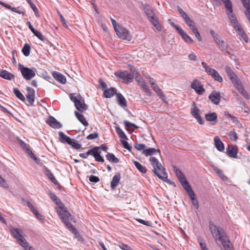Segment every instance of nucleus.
I'll return each mask as SVG.
<instances>
[{"label":"nucleus","mask_w":250,"mask_h":250,"mask_svg":"<svg viewBox=\"0 0 250 250\" xmlns=\"http://www.w3.org/2000/svg\"><path fill=\"white\" fill-rule=\"evenodd\" d=\"M211 233L217 244L221 242L226 250H233L230 245V242L228 241L226 234L223 229L215 226L212 222L209 223Z\"/></svg>","instance_id":"1"},{"label":"nucleus","mask_w":250,"mask_h":250,"mask_svg":"<svg viewBox=\"0 0 250 250\" xmlns=\"http://www.w3.org/2000/svg\"><path fill=\"white\" fill-rule=\"evenodd\" d=\"M151 164L153 167L152 170L154 173L160 179L167 183H170V181L166 176V171L165 168L162 166L158 159L154 157H151L149 159Z\"/></svg>","instance_id":"2"},{"label":"nucleus","mask_w":250,"mask_h":250,"mask_svg":"<svg viewBox=\"0 0 250 250\" xmlns=\"http://www.w3.org/2000/svg\"><path fill=\"white\" fill-rule=\"evenodd\" d=\"M11 232L14 237L17 239L21 246L24 248L25 250H35L32 247H29L28 243L22 235V231L21 229L12 228L10 230Z\"/></svg>","instance_id":"3"},{"label":"nucleus","mask_w":250,"mask_h":250,"mask_svg":"<svg viewBox=\"0 0 250 250\" xmlns=\"http://www.w3.org/2000/svg\"><path fill=\"white\" fill-rule=\"evenodd\" d=\"M49 196L51 199L54 202H55L58 206H59L60 209H57V212L61 219L62 220V216L63 218H65L66 217L67 218H70L71 216V214L67 210V208L64 207L63 204L62 203L60 200L59 199L58 197L55 195V194L53 192H50Z\"/></svg>","instance_id":"4"},{"label":"nucleus","mask_w":250,"mask_h":250,"mask_svg":"<svg viewBox=\"0 0 250 250\" xmlns=\"http://www.w3.org/2000/svg\"><path fill=\"white\" fill-rule=\"evenodd\" d=\"M69 98L74 103L76 108L81 112H83L87 109V105L84 103L83 99L80 95L71 93L69 95Z\"/></svg>","instance_id":"5"},{"label":"nucleus","mask_w":250,"mask_h":250,"mask_svg":"<svg viewBox=\"0 0 250 250\" xmlns=\"http://www.w3.org/2000/svg\"><path fill=\"white\" fill-rule=\"evenodd\" d=\"M225 8L228 18L233 28L235 29L241 25L239 23L235 15L233 13L232 4H231L229 5L228 4V5L225 6Z\"/></svg>","instance_id":"6"},{"label":"nucleus","mask_w":250,"mask_h":250,"mask_svg":"<svg viewBox=\"0 0 250 250\" xmlns=\"http://www.w3.org/2000/svg\"><path fill=\"white\" fill-rule=\"evenodd\" d=\"M209 33L219 48L223 51H227L228 49L229 45L220 38L219 35L213 30H210Z\"/></svg>","instance_id":"7"},{"label":"nucleus","mask_w":250,"mask_h":250,"mask_svg":"<svg viewBox=\"0 0 250 250\" xmlns=\"http://www.w3.org/2000/svg\"><path fill=\"white\" fill-rule=\"evenodd\" d=\"M19 69L21 71L23 78L26 80H30L36 75V70L34 68L31 69L19 64Z\"/></svg>","instance_id":"8"},{"label":"nucleus","mask_w":250,"mask_h":250,"mask_svg":"<svg viewBox=\"0 0 250 250\" xmlns=\"http://www.w3.org/2000/svg\"><path fill=\"white\" fill-rule=\"evenodd\" d=\"M70 220H73V217L71 215L70 218H67V217H66L65 218H63L62 216V221L65 224L67 228L75 235L76 237L78 238L79 240L83 241V238L81 236L78 231L73 227V226L69 222Z\"/></svg>","instance_id":"9"},{"label":"nucleus","mask_w":250,"mask_h":250,"mask_svg":"<svg viewBox=\"0 0 250 250\" xmlns=\"http://www.w3.org/2000/svg\"><path fill=\"white\" fill-rule=\"evenodd\" d=\"M115 75L122 80L123 83H130L133 81L134 76L131 73H128L127 71H119L115 73Z\"/></svg>","instance_id":"10"},{"label":"nucleus","mask_w":250,"mask_h":250,"mask_svg":"<svg viewBox=\"0 0 250 250\" xmlns=\"http://www.w3.org/2000/svg\"><path fill=\"white\" fill-rule=\"evenodd\" d=\"M115 31L119 38L127 41H130L131 40L132 37L129 32L123 26L120 25L118 26V27L115 29Z\"/></svg>","instance_id":"11"},{"label":"nucleus","mask_w":250,"mask_h":250,"mask_svg":"<svg viewBox=\"0 0 250 250\" xmlns=\"http://www.w3.org/2000/svg\"><path fill=\"white\" fill-rule=\"evenodd\" d=\"M191 87L194 89L196 92L199 95H202L205 91L201 82L197 79L194 80L191 83Z\"/></svg>","instance_id":"12"},{"label":"nucleus","mask_w":250,"mask_h":250,"mask_svg":"<svg viewBox=\"0 0 250 250\" xmlns=\"http://www.w3.org/2000/svg\"><path fill=\"white\" fill-rule=\"evenodd\" d=\"M238 149L236 146L229 145L226 148V153L229 157L237 158Z\"/></svg>","instance_id":"13"},{"label":"nucleus","mask_w":250,"mask_h":250,"mask_svg":"<svg viewBox=\"0 0 250 250\" xmlns=\"http://www.w3.org/2000/svg\"><path fill=\"white\" fill-rule=\"evenodd\" d=\"M234 85L236 88L239 91V92L246 99L249 98V95L248 93L245 91L241 82L239 81V79L237 81L234 82L232 83Z\"/></svg>","instance_id":"14"},{"label":"nucleus","mask_w":250,"mask_h":250,"mask_svg":"<svg viewBox=\"0 0 250 250\" xmlns=\"http://www.w3.org/2000/svg\"><path fill=\"white\" fill-rule=\"evenodd\" d=\"M209 99L215 104H218L221 100V94L219 91H213L209 96Z\"/></svg>","instance_id":"15"},{"label":"nucleus","mask_w":250,"mask_h":250,"mask_svg":"<svg viewBox=\"0 0 250 250\" xmlns=\"http://www.w3.org/2000/svg\"><path fill=\"white\" fill-rule=\"evenodd\" d=\"M194 107L191 109L192 115L197 120V122L201 125L204 124V121L199 114L200 110L196 106L195 103H193Z\"/></svg>","instance_id":"16"},{"label":"nucleus","mask_w":250,"mask_h":250,"mask_svg":"<svg viewBox=\"0 0 250 250\" xmlns=\"http://www.w3.org/2000/svg\"><path fill=\"white\" fill-rule=\"evenodd\" d=\"M26 90L27 92V95H26L27 100L29 104L32 105L34 104L35 101V90L33 88L30 87H27Z\"/></svg>","instance_id":"17"},{"label":"nucleus","mask_w":250,"mask_h":250,"mask_svg":"<svg viewBox=\"0 0 250 250\" xmlns=\"http://www.w3.org/2000/svg\"><path fill=\"white\" fill-rule=\"evenodd\" d=\"M20 145L32 159L36 162L38 160L37 157H36V156L33 154V153L29 148V146L28 145L26 144L23 141H21L20 142Z\"/></svg>","instance_id":"18"},{"label":"nucleus","mask_w":250,"mask_h":250,"mask_svg":"<svg viewBox=\"0 0 250 250\" xmlns=\"http://www.w3.org/2000/svg\"><path fill=\"white\" fill-rule=\"evenodd\" d=\"M46 123L54 128H60L62 127V124L52 116L49 117Z\"/></svg>","instance_id":"19"},{"label":"nucleus","mask_w":250,"mask_h":250,"mask_svg":"<svg viewBox=\"0 0 250 250\" xmlns=\"http://www.w3.org/2000/svg\"><path fill=\"white\" fill-rule=\"evenodd\" d=\"M27 206L29 208L32 213L34 214V215L39 220L42 222L44 221V218L43 217V216L38 212L37 208L35 207H34L31 203L28 202Z\"/></svg>","instance_id":"20"},{"label":"nucleus","mask_w":250,"mask_h":250,"mask_svg":"<svg viewBox=\"0 0 250 250\" xmlns=\"http://www.w3.org/2000/svg\"><path fill=\"white\" fill-rule=\"evenodd\" d=\"M225 71L229 77L232 83L237 81L239 80L238 78L234 72L228 66L225 67Z\"/></svg>","instance_id":"21"},{"label":"nucleus","mask_w":250,"mask_h":250,"mask_svg":"<svg viewBox=\"0 0 250 250\" xmlns=\"http://www.w3.org/2000/svg\"><path fill=\"white\" fill-rule=\"evenodd\" d=\"M205 118L207 121L211 122L212 125H214L217 122V116L215 112L206 114Z\"/></svg>","instance_id":"22"},{"label":"nucleus","mask_w":250,"mask_h":250,"mask_svg":"<svg viewBox=\"0 0 250 250\" xmlns=\"http://www.w3.org/2000/svg\"><path fill=\"white\" fill-rule=\"evenodd\" d=\"M121 179V174L117 173L113 177L111 182L110 187L112 189H114L118 185Z\"/></svg>","instance_id":"23"},{"label":"nucleus","mask_w":250,"mask_h":250,"mask_svg":"<svg viewBox=\"0 0 250 250\" xmlns=\"http://www.w3.org/2000/svg\"><path fill=\"white\" fill-rule=\"evenodd\" d=\"M116 89L114 87L106 88L104 92V96L106 98H110L114 95H116Z\"/></svg>","instance_id":"24"},{"label":"nucleus","mask_w":250,"mask_h":250,"mask_svg":"<svg viewBox=\"0 0 250 250\" xmlns=\"http://www.w3.org/2000/svg\"><path fill=\"white\" fill-rule=\"evenodd\" d=\"M244 7L246 10L245 14L249 21L250 22V0H241Z\"/></svg>","instance_id":"25"},{"label":"nucleus","mask_w":250,"mask_h":250,"mask_svg":"<svg viewBox=\"0 0 250 250\" xmlns=\"http://www.w3.org/2000/svg\"><path fill=\"white\" fill-rule=\"evenodd\" d=\"M116 97L118 104L123 108L127 106L126 101L125 97L121 93H117Z\"/></svg>","instance_id":"26"},{"label":"nucleus","mask_w":250,"mask_h":250,"mask_svg":"<svg viewBox=\"0 0 250 250\" xmlns=\"http://www.w3.org/2000/svg\"><path fill=\"white\" fill-rule=\"evenodd\" d=\"M185 190L187 191L188 196L193 195L194 193L191 186L189 185L187 180H185L181 183Z\"/></svg>","instance_id":"27"},{"label":"nucleus","mask_w":250,"mask_h":250,"mask_svg":"<svg viewBox=\"0 0 250 250\" xmlns=\"http://www.w3.org/2000/svg\"><path fill=\"white\" fill-rule=\"evenodd\" d=\"M0 77L8 80H12L15 77L13 74L5 70H1L0 71Z\"/></svg>","instance_id":"28"},{"label":"nucleus","mask_w":250,"mask_h":250,"mask_svg":"<svg viewBox=\"0 0 250 250\" xmlns=\"http://www.w3.org/2000/svg\"><path fill=\"white\" fill-rule=\"evenodd\" d=\"M53 76L57 81L61 83L65 84L66 83V78L62 74L59 72H53Z\"/></svg>","instance_id":"29"},{"label":"nucleus","mask_w":250,"mask_h":250,"mask_svg":"<svg viewBox=\"0 0 250 250\" xmlns=\"http://www.w3.org/2000/svg\"><path fill=\"white\" fill-rule=\"evenodd\" d=\"M178 33L186 42L190 44L193 42V40L182 29L180 30Z\"/></svg>","instance_id":"30"},{"label":"nucleus","mask_w":250,"mask_h":250,"mask_svg":"<svg viewBox=\"0 0 250 250\" xmlns=\"http://www.w3.org/2000/svg\"><path fill=\"white\" fill-rule=\"evenodd\" d=\"M237 32L238 34L241 37L245 42H248V37H247L246 33L242 29L241 25L234 29Z\"/></svg>","instance_id":"31"},{"label":"nucleus","mask_w":250,"mask_h":250,"mask_svg":"<svg viewBox=\"0 0 250 250\" xmlns=\"http://www.w3.org/2000/svg\"><path fill=\"white\" fill-rule=\"evenodd\" d=\"M214 142L216 148L220 151H223L225 148L224 145L220 138L217 136L215 137Z\"/></svg>","instance_id":"32"},{"label":"nucleus","mask_w":250,"mask_h":250,"mask_svg":"<svg viewBox=\"0 0 250 250\" xmlns=\"http://www.w3.org/2000/svg\"><path fill=\"white\" fill-rule=\"evenodd\" d=\"M152 87L162 100L164 101L166 100V97L164 95L159 86L156 83H152Z\"/></svg>","instance_id":"33"},{"label":"nucleus","mask_w":250,"mask_h":250,"mask_svg":"<svg viewBox=\"0 0 250 250\" xmlns=\"http://www.w3.org/2000/svg\"><path fill=\"white\" fill-rule=\"evenodd\" d=\"M75 115L78 120L85 126H87L88 125L87 122L86 121V119L84 116L80 113L78 111H75Z\"/></svg>","instance_id":"34"},{"label":"nucleus","mask_w":250,"mask_h":250,"mask_svg":"<svg viewBox=\"0 0 250 250\" xmlns=\"http://www.w3.org/2000/svg\"><path fill=\"white\" fill-rule=\"evenodd\" d=\"M157 152H158L159 154L160 153V151L159 149L157 150L154 148H149L148 149L144 150L143 151V154H144L146 156H151Z\"/></svg>","instance_id":"35"},{"label":"nucleus","mask_w":250,"mask_h":250,"mask_svg":"<svg viewBox=\"0 0 250 250\" xmlns=\"http://www.w3.org/2000/svg\"><path fill=\"white\" fill-rule=\"evenodd\" d=\"M174 171L181 183L187 180L182 172L176 167H174Z\"/></svg>","instance_id":"36"},{"label":"nucleus","mask_w":250,"mask_h":250,"mask_svg":"<svg viewBox=\"0 0 250 250\" xmlns=\"http://www.w3.org/2000/svg\"><path fill=\"white\" fill-rule=\"evenodd\" d=\"M59 141L62 143H67L68 144V142H69V141H70V138L67 136L63 132L60 131L59 132Z\"/></svg>","instance_id":"37"},{"label":"nucleus","mask_w":250,"mask_h":250,"mask_svg":"<svg viewBox=\"0 0 250 250\" xmlns=\"http://www.w3.org/2000/svg\"><path fill=\"white\" fill-rule=\"evenodd\" d=\"M105 157L107 160L110 162L115 164L118 163L119 162V159L116 157L113 153H108L106 155Z\"/></svg>","instance_id":"38"},{"label":"nucleus","mask_w":250,"mask_h":250,"mask_svg":"<svg viewBox=\"0 0 250 250\" xmlns=\"http://www.w3.org/2000/svg\"><path fill=\"white\" fill-rule=\"evenodd\" d=\"M142 5L143 6L144 10L147 17L155 14L153 10L150 6L144 4L143 3H142Z\"/></svg>","instance_id":"39"},{"label":"nucleus","mask_w":250,"mask_h":250,"mask_svg":"<svg viewBox=\"0 0 250 250\" xmlns=\"http://www.w3.org/2000/svg\"><path fill=\"white\" fill-rule=\"evenodd\" d=\"M45 172L46 176L52 183H53L55 185L58 184L57 180L56 179L53 173L50 170L47 169L45 171Z\"/></svg>","instance_id":"40"},{"label":"nucleus","mask_w":250,"mask_h":250,"mask_svg":"<svg viewBox=\"0 0 250 250\" xmlns=\"http://www.w3.org/2000/svg\"><path fill=\"white\" fill-rule=\"evenodd\" d=\"M133 164L136 168L141 173H145L146 172V167L142 166L140 163L137 161H133Z\"/></svg>","instance_id":"41"},{"label":"nucleus","mask_w":250,"mask_h":250,"mask_svg":"<svg viewBox=\"0 0 250 250\" xmlns=\"http://www.w3.org/2000/svg\"><path fill=\"white\" fill-rule=\"evenodd\" d=\"M68 144L76 149H79L82 147V145L73 139H70V141L68 142Z\"/></svg>","instance_id":"42"},{"label":"nucleus","mask_w":250,"mask_h":250,"mask_svg":"<svg viewBox=\"0 0 250 250\" xmlns=\"http://www.w3.org/2000/svg\"><path fill=\"white\" fill-rule=\"evenodd\" d=\"M202 65L205 69L206 72L207 73L208 75L212 76V75H213V72H214V71L215 70L214 69H212V68H210L209 66H208L207 65V64L204 62H202Z\"/></svg>","instance_id":"43"},{"label":"nucleus","mask_w":250,"mask_h":250,"mask_svg":"<svg viewBox=\"0 0 250 250\" xmlns=\"http://www.w3.org/2000/svg\"><path fill=\"white\" fill-rule=\"evenodd\" d=\"M13 92L16 96V97L18 98L20 100H21L22 101H25V98L24 96L17 88H14L13 89Z\"/></svg>","instance_id":"44"},{"label":"nucleus","mask_w":250,"mask_h":250,"mask_svg":"<svg viewBox=\"0 0 250 250\" xmlns=\"http://www.w3.org/2000/svg\"><path fill=\"white\" fill-rule=\"evenodd\" d=\"M117 133L119 135V137L121 139H124L125 140L127 139V138L124 132V131L121 129V128L119 126H117L115 127Z\"/></svg>","instance_id":"45"},{"label":"nucleus","mask_w":250,"mask_h":250,"mask_svg":"<svg viewBox=\"0 0 250 250\" xmlns=\"http://www.w3.org/2000/svg\"><path fill=\"white\" fill-rule=\"evenodd\" d=\"M30 46L29 44L26 43L24 45L22 49V52L25 56H28L30 54Z\"/></svg>","instance_id":"46"},{"label":"nucleus","mask_w":250,"mask_h":250,"mask_svg":"<svg viewBox=\"0 0 250 250\" xmlns=\"http://www.w3.org/2000/svg\"><path fill=\"white\" fill-rule=\"evenodd\" d=\"M211 77L216 81L218 82H222L223 80L222 77L220 75L218 72L215 70L212 75Z\"/></svg>","instance_id":"47"},{"label":"nucleus","mask_w":250,"mask_h":250,"mask_svg":"<svg viewBox=\"0 0 250 250\" xmlns=\"http://www.w3.org/2000/svg\"><path fill=\"white\" fill-rule=\"evenodd\" d=\"M135 80L142 88L147 85L145 80L140 76H136Z\"/></svg>","instance_id":"48"},{"label":"nucleus","mask_w":250,"mask_h":250,"mask_svg":"<svg viewBox=\"0 0 250 250\" xmlns=\"http://www.w3.org/2000/svg\"><path fill=\"white\" fill-rule=\"evenodd\" d=\"M191 200L192 201V203L193 204V205L195 207V208H196V209H198L199 208V204H198V200H197V199L195 198V194L194 193L193 194V195H191V196H189Z\"/></svg>","instance_id":"49"},{"label":"nucleus","mask_w":250,"mask_h":250,"mask_svg":"<svg viewBox=\"0 0 250 250\" xmlns=\"http://www.w3.org/2000/svg\"><path fill=\"white\" fill-rule=\"evenodd\" d=\"M26 1L30 4L31 7L34 12L36 16L39 17L38 10L35 4L32 2L31 0H26Z\"/></svg>","instance_id":"50"},{"label":"nucleus","mask_w":250,"mask_h":250,"mask_svg":"<svg viewBox=\"0 0 250 250\" xmlns=\"http://www.w3.org/2000/svg\"><path fill=\"white\" fill-rule=\"evenodd\" d=\"M87 152L88 155H91L95 157V156H96L99 152V147H95L89 150Z\"/></svg>","instance_id":"51"},{"label":"nucleus","mask_w":250,"mask_h":250,"mask_svg":"<svg viewBox=\"0 0 250 250\" xmlns=\"http://www.w3.org/2000/svg\"><path fill=\"white\" fill-rule=\"evenodd\" d=\"M35 36L38 37L40 40L42 41H44L45 40V38L44 36L41 33V32L38 31L37 30H35L34 32H33Z\"/></svg>","instance_id":"52"},{"label":"nucleus","mask_w":250,"mask_h":250,"mask_svg":"<svg viewBox=\"0 0 250 250\" xmlns=\"http://www.w3.org/2000/svg\"><path fill=\"white\" fill-rule=\"evenodd\" d=\"M124 124L126 127H128V128L130 127H133L134 128V129H137L139 127L136 125H135L133 123H131L127 121H125L124 122Z\"/></svg>","instance_id":"53"},{"label":"nucleus","mask_w":250,"mask_h":250,"mask_svg":"<svg viewBox=\"0 0 250 250\" xmlns=\"http://www.w3.org/2000/svg\"><path fill=\"white\" fill-rule=\"evenodd\" d=\"M134 147L138 150L144 151V150H145L146 145L143 144L135 143L134 144Z\"/></svg>","instance_id":"54"},{"label":"nucleus","mask_w":250,"mask_h":250,"mask_svg":"<svg viewBox=\"0 0 250 250\" xmlns=\"http://www.w3.org/2000/svg\"><path fill=\"white\" fill-rule=\"evenodd\" d=\"M225 116L227 118H230L233 123H238V120H237V119L236 117L232 116V115L230 114L228 112H225Z\"/></svg>","instance_id":"55"},{"label":"nucleus","mask_w":250,"mask_h":250,"mask_svg":"<svg viewBox=\"0 0 250 250\" xmlns=\"http://www.w3.org/2000/svg\"><path fill=\"white\" fill-rule=\"evenodd\" d=\"M177 9L181 15V16L183 18V20L187 18L188 16L187 14V13L179 6H177Z\"/></svg>","instance_id":"56"},{"label":"nucleus","mask_w":250,"mask_h":250,"mask_svg":"<svg viewBox=\"0 0 250 250\" xmlns=\"http://www.w3.org/2000/svg\"><path fill=\"white\" fill-rule=\"evenodd\" d=\"M168 21L169 23L173 27H174L176 30L179 32L180 30H181L182 28L177 24H176L171 19H168Z\"/></svg>","instance_id":"57"},{"label":"nucleus","mask_w":250,"mask_h":250,"mask_svg":"<svg viewBox=\"0 0 250 250\" xmlns=\"http://www.w3.org/2000/svg\"><path fill=\"white\" fill-rule=\"evenodd\" d=\"M168 21L169 23L173 27H174L176 30L179 32L180 30H181L182 28L177 24H176L171 19H168Z\"/></svg>","instance_id":"58"},{"label":"nucleus","mask_w":250,"mask_h":250,"mask_svg":"<svg viewBox=\"0 0 250 250\" xmlns=\"http://www.w3.org/2000/svg\"><path fill=\"white\" fill-rule=\"evenodd\" d=\"M229 139L233 141H235L237 139V134L234 131H230L229 134Z\"/></svg>","instance_id":"59"},{"label":"nucleus","mask_w":250,"mask_h":250,"mask_svg":"<svg viewBox=\"0 0 250 250\" xmlns=\"http://www.w3.org/2000/svg\"><path fill=\"white\" fill-rule=\"evenodd\" d=\"M57 13L60 17V20L62 24V25L65 26L66 28L67 27V25L66 24V21L64 18H63V16L61 14V13L59 11H57Z\"/></svg>","instance_id":"60"},{"label":"nucleus","mask_w":250,"mask_h":250,"mask_svg":"<svg viewBox=\"0 0 250 250\" xmlns=\"http://www.w3.org/2000/svg\"><path fill=\"white\" fill-rule=\"evenodd\" d=\"M94 158L96 161L101 163H103L104 162V159L103 157L100 155V152L96 156H95Z\"/></svg>","instance_id":"61"},{"label":"nucleus","mask_w":250,"mask_h":250,"mask_svg":"<svg viewBox=\"0 0 250 250\" xmlns=\"http://www.w3.org/2000/svg\"><path fill=\"white\" fill-rule=\"evenodd\" d=\"M98 137V133L94 132L93 133H91V134H90L89 135H88L87 136L86 139L87 140H93V139H96Z\"/></svg>","instance_id":"62"},{"label":"nucleus","mask_w":250,"mask_h":250,"mask_svg":"<svg viewBox=\"0 0 250 250\" xmlns=\"http://www.w3.org/2000/svg\"><path fill=\"white\" fill-rule=\"evenodd\" d=\"M121 143L125 148L130 150L131 147L129 145L127 142L124 140H121Z\"/></svg>","instance_id":"63"},{"label":"nucleus","mask_w":250,"mask_h":250,"mask_svg":"<svg viewBox=\"0 0 250 250\" xmlns=\"http://www.w3.org/2000/svg\"><path fill=\"white\" fill-rule=\"evenodd\" d=\"M119 247L123 250H133L129 246L124 243L120 244Z\"/></svg>","instance_id":"64"}]
</instances>
